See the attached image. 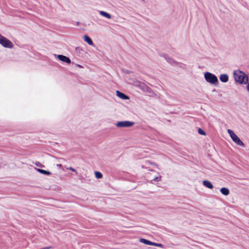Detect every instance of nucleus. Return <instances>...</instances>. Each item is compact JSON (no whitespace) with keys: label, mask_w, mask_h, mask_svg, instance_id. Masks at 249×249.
<instances>
[{"label":"nucleus","mask_w":249,"mask_h":249,"mask_svg":"<svg viewBox=\"0 0 249 249\" xmlns=\"http://www.w3.org/2000/svg\"><path fill=\"white\" fill-rule=\"evenodd\" d=\"M134 123L128 121H120L116 124V126L118 127H129L132 126Z\"/></svg>","instance_id":"obj_4"},{"label":"nucleus","mask_w":249,"mask_h":249,"mask_svg":"<svg viewBox=\"0 0 249 249\" xmlns=\"http://www.w3.org/2000/svg\"><path fill=\"white\" fill-rule=\"evenodd\" d=\"M232 140L238 145L244 146V144L237 135L235 134L231 138Z\"/></svg>","instance_id":"obj_6"},{"label":"nucleus","mask_w":249,"mask_h":249,"mask_svg":"<svg viewBox=\"0 0 249 249\" xmlns=\"http://www.w3.org/2000/svg\"><path fill=\"white\" fill-rule=\"evenodd\" d=\"M144 88H145V89H146V90L147 91H149L151 90L150 88H149L148 87H147V86H144Z\"/></svg>","instance_id":"obj_24"},{"label":"nucleus","mask_w":249,"mask_h":249,"mask_svg":"<svg viewBox=\"0 0 249 249\" xmlns=\"http://www.w3.org/2000/svg\"><path fill=\"white\" fill-rule=\"evenodd\" d=\"M204 78L207 82L211 84L216 85L218 83L217 77L210 72H206L204 73Z\"/></svg>","instance_id":"obj_2"},{"label":"nucleus","mask_w":249,"mask_h":249,"mask_svg":"<svg viewBox=\"0 0 249 249\" xmlns=\"http://www.w3.org/2000/svg\"><path fill=\"white\" fill-rule=\"evenodd\" d=\"M219 79L222 82L226 83L229 80V76L227 74H222L220 75Z\"/></svg>","instance_id":"obj_10"},{"label":"nucleus","mask_w":249,"mask_h":249,"mask_svg":"<svg viewBox=\"0 0 249 249\" xmlns=\"http://www.w3.org/2000/svg\"><path fill=\"white\" fill-rule=\"evenodd\" d=\"M163 56L169 64H170L171 65L175 66L177 61H175L174 59L170 57L167 54H163Z\"/></svg>","instance_id":"obj_7"},{"label":"nucleus","mask_w":249,"mask_h":249,"mask_svg":"<svg viewBox=\"0 0 249 249\" xmlns=\"http://www.w3.org/2000/svg\"><path fill=\"white\" fill-rule=\"evenodd\" d=\"M228 132L231 138L233 136H234L235 134L234 132L231 129H228Z\"/></svg>","instance_id":"obj_20"},{"label":"nucleus","mask_w":249,"mask_h":249,"mask_svg":"<svg viewBox=\"0 0 249 249\" xmlns=\"http://www.w3.org/2000/svg\"><path fill=\"white\" fill-rule=\"evenodd\" d=\"M198 133L202 135H206L205 132L201 128H199L198 130Z\"/></svg>","instance_id":"obj_18"},{"label":"nucleus","mask_w":249,"mask_h":249,"mask_svg":"<svg viewBox=\"0 0 249 249\" xmlns=\"http://www.w3.org/2000/svg\"><path fill=\"white\" fill-rule=\"evenodd\" d=\"M202 184L205 187L209 189H212L213 187V184L210 181L207 180H203L202 182Z\"/></svg>","instance_id":"obj_9"},{"label":"nucleus","mask_w":249,"mask_h":249,"mask_svg":"<svg viewBox=\"0 0 249 249\" xmlns=\"http://www.w3.org/2000/svg\"><path fill=\"white\" fill-rule=\"evenodd\" d=\"M0 44L4 48H12L14 46L12 42L5 37L0 34Z\"/></svg>","instance_id":"obj_3"},{"label":"nucleus","mask_w":249,"mask_h":249,"mask_svg":"<svg viewBox=\"0 0 249 249\" xmlns=\"http://www.w3.org/2000/svg\"><path fill=\"white\" fill-rule=\"evenodd\" d=\"M84 40L89 45H93V42L92 39L88 35H86L84 36Z\"/></svg>","instance_id":"obj_12"},{"label":"nucleus","mask_w":249,"mask_h":249,"mask_svg":"<svg viewBox=\"0 0 249 249\" xmlns=\"http://www.w3.org/2000/svg\"><path fill=\"white\" fill-rule=\"evenodd\" d=\"M36 165L38 166V167H44V165H43L40 162H36Z\"/></svg>","instance_id":"obj_23"},{"label":"nucleus","mask_w":249,"mask_h":249,"mask_svg":"<svg viewBox=\"0 0 249 249\" xmlns=\"http://www.w3.org/2000/svg\"><path fill=\"white\" fill-rule=\"evenodd\" d=\"M140 241L145 245H153V242L144 238H141Z\"/></svg>","instance_id":"obj_14"},{"label":"nucleus","mask_w":249,"mask_h":249,"mask_svg":"<svg viewBox=\"0 0 249 249\" xmlns=\"http://www.w3.org/2000/svg\"><path fill=\"white\" fill-rule=\"evenodd\" d=\"M247 83H248V85L247 86V89L248 91L249 92V83L248 82Z\"/></svg>","instance_id":"obj_25"},{"label":"nucleus","mask_w":249,"mask_h":249,"mask_svg":"<svg viewBox=\"0 0 249 249\" xmlns=\"http://www.w3.org/2000/svg\"><path fill=\"white\" fill-rule=\"evenodd\" d=\"M77 67H78L79 68H82V66L79 64H77Z\"/></svg>","instance_id":"obj_26"},{"label":"nucleus","mask_w":249,"mask_h":249,"mask_svg":"<svg viewBox=\"0 0 249 249\" xmlns=\"http://www.w3.org/2000/svg\"><path fill=\"white\" fill-rule=\"evenodd\" d=\"M175 66L179 67L183 69H185L186 68V66L185 64L178 62H177Z\"/></svg>","instance_id":"obj_17"},{"label":"nucleus","mask_w":249,"mask_h":249,"mask_svg":"<svg viewBox=\"0 0 249 249\" xmlns=\"http://www.w3.org/2000/svg\"><path fill=\"white\" fill-rule=\"evenodd\" d=\"M99 13L100 15L106 18L107 19H110L111 18V16L110 14L104 11H99Z\"/></svg>","instance_id":"obj_11"},{"label":"nucleus","mask_w":249,"mask_h":249,"mask_svg":"<svg viewBox=\"0 0 249 249\" xmlns=\"http://www.w3.org/2000/svg\"><path fill=\"white\" fill-rule=\"evenodd\" d=\"M36 170L37 172H38L39 173L42 174L48 175V176L50 175L51 174V173L49 171L43 170V169H39V168H36Z\"/></svg>","instance_id":"obj_13"},{"label":"nucleus","mask_w":249,"mask_h":249,"mask_svg":"<svg viewBox=\"0 0 249 249\" xmlns=\"http://www.w3.org/2000/svg\"><path fill=\"white\" fill-rule=\"evenodd\" d=\"M116 95L123 100H128L129 99V97L127 95L119 90L116 91Z\"/></svg>","instance_id":"obj_8"},{"label":"nucleus","mask_w":249,"mask_h":249,"mask_svg":"<svg viewBox=\"0 0 249 249\" xmlns=\"http://www.w3.org/2000/svg\"><path fill=\"white\" fill-rule=\"evenodd\" d=\"M67 169H69L70 170H71L72 172H75L76 174H77L76 170L75 169H74L73 168H72V167H70L69 168H67Z\"/></svg>","instance_id":"obj_21"},{"label":"nucleus","mask_w":249,"mask_h":249,"mask_svg":"<svg viewBox=\"0 0 249 249\" xmlns=\"http://www.w3.org/2000/svg\"><path fill=\"white\" fill-rule=\"evenodd\" d=\"M76 50L79 49V48H78V47H77V48H76Z\"/></svg>","instance_id":"obj_28"},{"label":"nucleus","mask_w":249,"mask_h":249,"mask_svg":"<svg viewBox=\"0 0 249 249\" xmlns=\"http://www.w3.org/2000/svg\"><path fill=\"white\" fill-rule=\"evenodd\" d=\"M220 192L224 196H228L230 194L229 189L226 187H222L221 188Z\"/></svg>","instance_id":"obj_15"},{"label":"nucleus","mask_w":249,"mask_h":249,"mask_svg":"<svg viewBox=\"0 0 249 249\" xmlns=\"http://www.w3.org/2000/svg\"><path fill=\"white\" fill-rule=\"evenodd\" d=\"M57 58L59 60L65 62L67 64H70L71 63V59L68 57L64 55L58 54L57 55Z\"/></svg>","instance_id":"obj_5"},{"label":"nucleus","mask_w":249,"mask_h":249,"mask_svg":"<svg viewBox=\"0 0 249 249\" xmlns=\"http://www.w3.org/2000/svg\"><path fill=\"white\" fill-rule=\"evenodd\" d=\"M152 246L158 247H160V248H163V246H164L161 244L157 243H155V242L153 243V245Z\"/></svg>","instance_id":"obj_19"},{"label":"nucleus","mask_w":249,"mask_h":249,"mask_svg":"<svg viewBox=\"0 0 249 249\" xmlns=\"http://www.w3.org/2000/svg\"><path fill=\"white\" fill-rule=\"evenodd\" d=\"M57 166H59V167H61L62 165L61 164H57Z\"/></svg>","instance_id":"obj_27"},{"label":"nucleus","mask_w":249,"mask_h":249,"mask_svg":"<svg viewBox=\"0 0 249 249\" xmlns=\"http://www.w3.org/2000/svg\"><path fill=\"white\" fill-rule=\"evenodd\" d=\"M95 177L98 179L101 178L103 177L102 174L98 171L95 172Z\"/></svg>","instance_id":"obj_16"},{"label":"nucleus","mask_w":249,"mask_h":249,"mask_svg":"<svg viewBox=\"0 0 249 249\" xmlns=\"http://www.w3.org/2000/svg\"><path fill=\"white\" fill-rule=\"evenodd\" d=\"M233 76L236 82L240 84H247L249 81V78L244 72L236 70L233 72Z\"/></svg>","instance_id":"obj_1"},{"label":"nucleus","mask_w":249,"mask_h":249,"mask_svg":"<svg viewBox=\"0 0 249 249\" xmlns=\"http://www.w3.org/2000/svg\"><path fill=\"white\" fill-rule=\"evenodd\" d=\"M160 178H161L160 176L159 177H156L153 180L155 181H159L160 180Z\"/></svg>","instance_id":"obj_22"}]
</instances>
